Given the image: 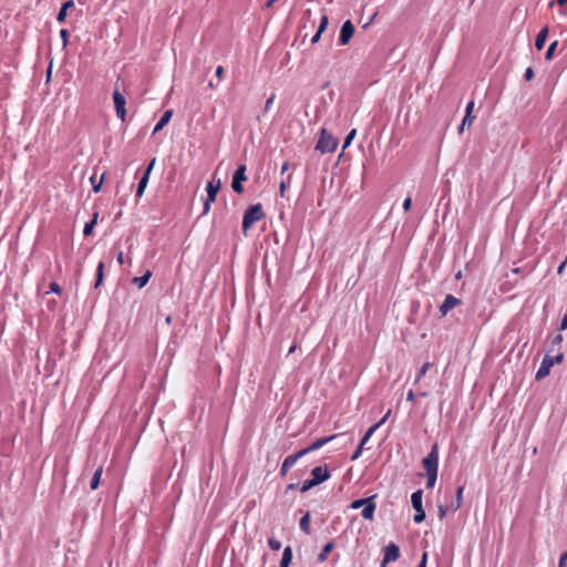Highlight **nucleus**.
Segmentation results:
<instances>
[{
    "instance_id": "nucleus-12",
    "label": "nucleus",
    "mask_w": 567,
    "mask_h": 567,
    "mask_svg": "<svg viewBox=\"0 0 567 567\" xmlns=\"http://www.w3.org/2000/svg\"><path fill=\"white\" fill-rule=\"evenodd\" d=\"M461 299L454 297L453 295H447L440 306L439 311L442 317H445L450 310L461 305Z\"/></svg>"
},
{
    "instance_id": "nucleus-25",
    "label": "nucleus",
    "mask_w": 567,
    "mask_h": 567,
    "mask_svg": "<svg viewBox=\"0 0 567 567\" xmlns=\"http://www.w3.org/2000/svg\"><path fill=\"white\" fill-rule=\"evenodd\" d=\"M299 525H300V529L305 533V534H310V513L307 512L300 519L299 522Z\"/></svg>"
},
{
    "instance_id": "nucleus-16",
    "label": "nucleus",
    "mask_w": 567,
    "mask_h": 567,
    "mask_svg": "<svg viewBox=\"0 0 567 567\" xmlns=\"http://www.w3.org/2000/svg\"><path fill=\"white\" fill-rule=\"evenodd\" d=\"M311 476L315 483L320 484L330 477V473L328 472L326 466H316L311 471Z\"/></svg>"
},
{
    "instance_id": "nucleus-5",
    "label": "nucleus",
    "mask_w": 567,
    "mask_h": 567,
    "mask_svg": "<svg viewBox=\"0 0 567 567\" xmlns=\"http://www.w3.org/2000/svg\"><path fill=\"white\" fill-rule=\"evenodd\" d=\"M422 465L426 472V474H437L439 467V446L434 444L432 446L431 452L425 456L422 461Z\"/></svg>"
},
{
    "instance_id": "nucleus-9",
    "label": "nucleus",
    "mask_w": 567,
    "mask_h": 567,
    "mask_svg": "<svg viewBox=\"0 0 567 567\" xmlns=\"http://www.w3.org/2000/svg\"><path fill=\"white\" fill-rule=\"evenodd\" d=\"M247 179L246 176V165H239L236 172L234 173L231 181V188L235 193L241 194L244 192L243 182Z\"/></svg>"
},
{
    "instance_id": "nucleus-19",
    "label": "nucleus",
    "mask_w": 567,
    "mask_h": 567,
    "mask_svg": "<svg viewBox=\"0 0 567 567\" xmlns=\"http://www.w3.org/2000/svg\"><path fill=\"white\" fill-rule=\"evenodd\" d=\"M172 115H173V111L172 110L165 111L164 114L162 115L161 120L158 121V123L155 125L153 134H155V133L159 132L161 130H163V127L165 125H167L168 122L171 121Z\"/></svg>"
},
{
    "instance_id": "nucleus-53",
    "label": "nucleus",
    "mask_w": 567,
    "mask_h": 567,
    "mask_svg": "<svg viewBox=\"0 0 567 567\" xmlns=\"http://www.w3.org/2000/svg\"><path fill=\"white\" fill-rule=\"evenodd\" d=\"M289 168V163L288 162H285L281 166V174L286 173Z\"/></svg>"
},
{
    "instance_id": "nucleus-42",
    "label": "nucleus",
    "mask_w": 567,
    "mask_h": 567,
    "mask_svg": "<svg viewBox=\"0 0 567 567\" xmlns=\"http://www.w3.org/2000/svg\"><path fill=\"white\" fill-rule=\"evenodd\" d=\"M449 509H451V506H439V516L441 519L446 516Z\"/></svg>"
},
{
    "instance_id": "nucleus-17",
    "label": "nucleus",
    "mask_w": 567,
    "mask_h": 567,
    "mask_svg": "<svg viewBox=\"0 0 567 567\" xmlns=\"http://www.w3.org/2000/svg\"><path fill=\"white\" fill-rule=\"evenodd\" d=\"M549 29L548 27H544L537 34L535 40V47L538 51L543 50L546 43V39L548 35Z\"/></svg>"
},
{
    "instance_id": "nucleus-6",
    "label": "nucleus",
    "mask_w": 567,
    "mask_h": 567,
    "mask_svg": "<svg viewBox=\"0 0 567 567\" xmlns=\"http://www.w3.org/2000/svg\"><path fill=\"white\" fill-rule=\"evenodd\" d=\"M221 187V182L220 179H215L213 178L212 181L208 182L207 184V198L204 203V212L203 214H207L210 209V204L214 203L216 200V196L219 192Z\"/></svg>"
},
{
    "instance_id": "nucleus-39",
    "label": "nucleus",
    "mask_w": 567,
    "mask_h": 567,
    "mask_svg": "<svg viewBox=\"0 0 567 567\" xmlns=\"http://www.w3.org/2000/svg\"><path fill=\"white\" fill-rule=\"evenodd\" d=\"M48 292H53V293H56V295H61L62 293V289H61V287H60V285L58 282L53 281V282L50 284Z\"/></svg>"
},
{
    "instance_id": "nucleus-52",
    "label": "nucleus",
    "mask_w": 567,
    "mask_h": 567,
    "mask_svg": "<svg viewBox=\"0 0 567 567\" xmlns=\"http://www.w3.org/2000/svg\"><path fill=\"white\" fill-rule=\"evenodd\" d=\"M406 399H408V401H414V399H415V394H414V392H413L412 390H410V391L408 392V394H406Z\"/></svg>"
},
{
    "instance_id": "nucleus-27",
    "label": "nucleus",
    "mask_w": 567,
    "mask_h": 567,
    "mask_svg": "<svg viewBox=\"0 0 567 567\" xmlns=\"http://www.w3.org/2000/svg\"><path fill=\"white\" fill-rule=\"evenodd\" d=\"M151 277L152 272L147 270L143 276L133 278V282L142 288L148 282Z\"/></svg>"
},
{
    "instance_id": "nucleus-54",
    "label": "nucleus",
    "mask_w": 567,
    "mask_h": 567,
    "mask_svg": "<svg viewBox=\"0 0 567 567\" xmlns=\"http://www.w3.org/2000/svg\"><path fill=\"white\" fill-rule=\"evenodd\" d=\"M117 261L120 265H122L124 262V256H123V252L120 251L118 255H117Z\"/></svg>"
},
{
    "instance_id": "nucleus-20",
    "label": "nucleus",
    "mask_w": 567,
    "mask_h": 567,
    "mask_svg": "<svg viewBox=\"0 0 567 567\" xmlns=\"http://www.w3.org/2000/svg\"><path fill=\"white\" fill-rule=\"evenodd\" d=\"M389 414H390V411L386 413V415H385V416H384V417H383L379 423L374 424L373 426H371V427L365 432V434L363 435V437L361 439V442H360V445H361V446H364V445L367 444V442L369 441V439L371 437V435L373 434V432H374V431H375L380 425H382V424L386 421V419H388Z\"/></svg>"
},
{
    "instance_id": "nucleus-55",
    "label": "nucleus",
    "mask_w": 567,
    "mask_h": 567,
    "mask_svg": "<svg viewBox=\"0 0 567 567\" xmlns=\"http://www.w3.org/2000/svg\"><path fill=\"white\" fill-rule=\"evenodd\" d=\"M566 262H567V260H565V261H564L563 264H560V266L558 267L557 272H558L559 275L564 271V268H565V266H566Z\"/></svg>"
},
{
    "instance_id": "nucleus-8",
    "label": "nucleus",
    "mask_w": 567,
    "mask_h": 567,
    "mask_svg": "<svg viewBox=\"0 0 567 567\" xmlns=\"http://www.w3.org/2000/svg\"><path fill=\"white\" fill-rule=\"evenodd\" d=\"M113 102H114V107H115L117 117L124 122L126 118V109H125L126 100H125L124 95L118 91L117 87H115V90L113 92Z\"/></svg>"
},
{
    "instance_id": "nucleus-4",
    "label": "nucleus",
    "mask_w": 567,
    "mask_h": 567,
    "mask_svg": "<svg viewBox=\"0 0 567 567\" xmlns=\"http://www.w3.org/2000/svg\"><path fill=\"white\" fill-rule=\"evenodd\" d=\"M338 146V140H336L331 134H329L324 128L321 131L319 141L317 143L316 148L321 153H332L336 151Z\"/></svg>"
},
{
    "instance_id": "nucleus-22",
    "label": "nucleus",
    "mask_w": 567,
    "mask_h": 567,
    "mask_svg": "<svg viewBox=\"0 0 567 567\" xmlns=\"http://www.w3.org/2000/svg\"><path fill=\"white\" fill-rule=\"evenodd\" d=\"M336 547L334 543L331 540V542H328L324 547L322 548L321 553L318 555V560L320 563H323L327 560L328 558V555L333 550V548Z\"/></svg>"
},
{
    "instance_id": "nucleus-51",
    "label": "nucleus",
    "mask_w": 567,
    "mask_h": 567,
    "mask_svg": "<svg viewBox=\"0 0 567 567\" xmlns=\"http://www.w3.org/2000/svg\"><path fill=\"white\" fill-rule=\"evenodd\" d=\"M473 109H474V102H473V101H471V102L467 104V106H466V113H465V114H471V113H472V111H473Z\"/></svg>"
},
{
    "instance_id": "nucleus-29",
    "label": "nucleus",
    "mask_w": 567,
    "mask_h": 567,
    "mask_svg": "<svg viewBox=\"0 0 567 567\" xmlns=\"http://www.w3.org/2000/svg\"><path fill=\"white\" fill-rule=\"evenodd\" d=\"M104 175L105 174H102V176L100 177L99 181H96V177L95 176H92L90 178L91 181V184H92V188H93V192L94 193H99L101 190V187H102V184H103V181H104Z\"/></svg>"
},
{
    "instance_id": "nucleus-26",
    "label": "nucleus",
    "mask_w": 567,
    "mask_h": 567,
    "mask_svg": "<svg viewBox=\"0 0 567 567\" xmlns=\"http://www.w3.org/2000/svg\"><path fill=\"white\" fill-rule=\"evenodd\" d=\"M463 492H464V486H460L456 491V499H455V503H453L451 505V509L452 511H457L461 506H462V502H463Z\"/></svg>"
},
{
    "instance_id": "nucleus-37",
    "label": "nucleus",
    "mask_w": 567,
    "mask_h": 567,
    "mask_svg": "<svg viewBox=\"0 0 567 567\" xmlns=\"http://www.w3.org/2000/svg\"><path fill=\"white\" fill-rule=\"evenodd\" d=\"M437 478V474H426V487L433 488Z\"/></svg>"
},
{
    "instance_id": "nucleus-3",
    "label": "nucleus",
    "mask_w": 567,
    "mask_h": 567,
    "mask_svg": "<svg viewBox=\"0 0 567 567\" xmlns=\"http://www.w3.org/2000/svg\"><path fill=\"white\" fill-rule=\"evenodd\" d=\"M564 360V354L558 352L555 357L546 354L540 363L539 369L536 372V380H542L550 373V369L555 363H560Z\"/></svg>"
},
{
    "instance_id": "nucleus-56",
    "label": "nucleus",
    "mask_w": 567,
    "mask_h": 567,
    "mask_svg": "<svg viewBox=\"0 0 567 567\" xmlns=\"http://www.w3.org/2000/svg\"><path fill=\"white\" fill-rule=\"evenodd\" d=\"M285 190H286V183L281 182L280 183V194L284 195Z\"/></svg>"
},
{
    "instance_id": "nucleus-31",
    "label": "nucleus",
    "mask_w": 567,
    "mask_h": 567,
    "mask_svg": "<svg viewBox=\"0 0 567 567\" xmlns=\"http://www.w3.org/2000/svg\"><path fill=\"white\" fill-rule=\"evenodd\" d=\"M554 4L560 7V14L567 16V0H554L549 3V7L551 8Z\"/></svg>"
},
{
    "instance_id": "nucleus-10",
    "label": "nucleus",
    "mask_w": 567,
    "mask_h": 567,
    "mask_svg": "<svg viewBox=\"0 0 567 567\" xmlns=\"http://www.w3.org/2000/svg\"><path fill=\"white\" fill-rule=\"evenodd\" d=\"M400 557V548L396 544L390 543L384 548V555L381 563V567H386V565L391 561L398 560Z\"/></svg>"
},
{
    "instance_id": "nucleus-50",
    "label": "nucleus",
    "mask_w": 567,
    "mask_h": 567,
    "mask_svg": "<svg viewBox=\"0 0 567 567\" xmlns=\"http://www.w3.org/2000/svg\"><path fill=\"white\" fill-rule=\"evenodd\" d=\"M567 329V315H565L560 321L559 330H566Z\"/></svg>"
},
{
    "instance_id": "nucleus-46",
    "label": "nucleus",
    "mask_w": 567,
    "mask_h": 567,
    "mask_svg": "<svg viewBox=\"0 0 567 567\" xmlns=\"http://www.w3.org/2000/svg\"><path fill=\"white\" fill-rule=\"evenodd\" d=\"M216 78L221 81L224 78V68L221 65L217 66L215 72Z\"/></svg>"
},
{
    "instance_id": "nucleus-44",
    "label": "nucleus",
    "mask_w": 567,
    "mask_h": 567,
    "mask_svg": "<svg viewBox=\"0 0 567 567\" xmlns=\"http://www.w3.org/2000/svg\"><path fill=\"white\" fill-rule=\"evenodd\" d=\"M535 76V73L532 68H527L524 74L526 81H532Z\"/></svg>"
},
{
    "instance_id": "nucleus-45",
    "label": "nucleus",
    "mask_w": 567,
    "mask_h": 567,
    "mask_svg": "<svg viewBox=\"0 0 567 567\" xmlns=\"http://www.w3.org/2000/svg\"><path fill=\"white\" fill-rule=\"evenodd\" d=\"M362 451H363V446H361V445L359 444V446L357 447V450H355V451H354V453L352 454L351 460H352V461H355L357 458H359V457L361 456V454H362Z\"/></svg>"
},
{
    "instance_id": "nucleus-43",
    "label": "nucleus",
    "mask_w": 567,
    "mask_h": 567,
    "mask_svg": "<svg viewBox=\"0 0 567 567\" xmlns=\"http://www.w3.org/2000/svg\"><path fill=\"white\" fill-rule=\"evenodd\" d=\"M558 567H567V550L560 555Z\"/></svg>"
},
{
    "instance_id": "nucleus-1",
    "label": "nucleus",
    "mask_w": 567,
    "mask_h": 567,
    "mask_svg": "<svg viewBox=\"0 0 567 567\" xmlns=\"http://www.w3.org/2000/svg\"><path fill=\"white\" fill-rule=\"evenodd\" d=\"M264 207L260 203L249 206L245 213L243 218V233L247 235V231L252 227V225L265 218Z\"/></svg>"
},
{
    "instance_id": "nucleus-18",
    "label": "nucleus",
    "mask_w": 567,
    "mask_h": 567,
    "mask_svg": "<svg viewBox=\"0 0 567 567\" xmlns=\"http://www.w3.org/2000/svg\"><path fill=\"white\" fill-rule=\"evenodd\" d=\"M328 23H329L328 17L326 14H323L321 17L319 28H318L316 34L311 39L312 44L317 43L320 40V37H321L322 32L327 29Z\"/></svg>"
},
{
    "instance_id": "nucleus-59",
    "label": "nucleus",
    "mask_w": 567,
    "mask_h": 567,
    "mask_svg": "<svg viewBox=\"0 0 567 567\" xmlns=\"http://www.w3.org/2000/svg\"><path fill=\"white\" fill-rule=\"evenodd\" d=\"M455 277H456V279H460L462 277V272L458 271Z\"/></svg>"
},
{
    "instance_id": "nucleus-2",
    "label": "nucleus",
    "mask_w": 567,
    "mask_h": 567,
    "mask_svg": "<svg viewBox=\"0 0 567 567\" xmlns=\"http://www.w3.org/2000/svg\"><path fill=\"white\" fill-rule=\"evenodd\" d=\"M375 498H377V495H372L367 498L354 499L350 504V508L358 509V508L362 507V513H361L362 517L364 519L372 520L374 518V512L377 508Z\"/></svg>"
},
{
    "instance_id": "nucleus-48",
    "label": "nucleus",
    "mask_w": 567,
    "mask_h": 567,
    "mask_svg": "<svg viewBox=\"0 0 567 567\" xmlns=\"http://www.w3.org/2000/svg\"><path fill=\"white\" fill-rule=\"evenodd\" d=\"M426 563H427V553L425 551V553H423L422 559L417 567H426Z\"/></svg>"
},
{
    "instance_id": "nucleus-32",
    "label": "nucleus",
    "mask_w": 567,
    "mask_h": 567,
    "mask_svg": "<svg viewBox=\"0 0 567 567\" xmlns=\"http://www.w3.org/2000/svg\"><path fill=\"white\" fill-rule=\"evenodd\" d=\"M104 262L97 265L95 287H99L103 281Z\"/></svg>"
},
{
    "instance_id": "nucleus-49",
    "label": "nucleus",
    "mask_w": 567,
    "mask_h": 567,
    "mask_svg": "<svg viewBox=\"0 0 567 567\" xmlns=\"http://www.w3.org/2000/svg\"><path fill=\"white\" fill-rule=\"evenodd\" d=\"M274 100H275V95H271L270 97L267 99L266 104H265V110L266 111H268L270 109V106L274 103Z\"/></svg>"
},
{
    "instance_id": "nucleus-28",
    "label": "nucleus",
    "mask_w": 567,
    "mask_h": 567,
    "mask_svg": "<svg viewBox=\"0 0 567 567\" xmlns=\"http://www.w3.org/2000/svg\"><path fill=\"white\" fill-rule=\"evenodd\" d=\"M99 214L95 213L93 215V219L90 223H86L83 229L84 236H89L92 234L94 226L96 225Z\"/></svg>"
},
{
    "instance_id": "nucleus-15",
    "label": "nucleus",
    "mask_w": 567,
    "mask_h": 567,
    "mask_svg": "<svg viewBox=\"0 0 567 567\" xmlns=\"http://www.w3.org/2000/svg\"><path fill=\"white\" fill-rule=\"evenodd\" d=\"M154 164H155V158H153L148 166L146 167V171L143 175V177L140 179L138 182V185H137V189H136V197H141L147 186V183H148V178H150V174L154 167Z\"/></svg>"
},
{
    "instance_id": "nucleus-14",
    "label": "nucleus",
    "mask_w": 567,
    "mask_h": 567,
    "mask_svg": "<svg viewBox=\"0 0 567 567\" xmlns=\"http://www.w3.org/2000/svg\"><path fill=\"white\" fill-rule=\"evenodd\" d=\"M302 456H303V455L301 454V452H300V451H298V452H297V453H295V454H291V455L287 456V457L284 460L282 464H281L280 475H281L282 477H285V476L288 474L289 470H290V468H291V467L297 463V461H298L299 458H301Z\"/></svg>"
},
{
    "instance_id": "nucleus-36",
    "label": "nucleus",
    "mask_w": 567,
    "mask_h": 567,
    "mask_svg": "<svg viewBox=\"0 0 567 567\" xmlns=\"http://www.w3.org/2000/svg\"><path fill=\"white\" fill-rule=\"evenodd\" d=\"M318 485L317 483H315L313 478H310V480H306L302 485H301V488L300 491L302 493L309 491L310 488H312L313 486Z\"/></svg>"
},
{
    "instance_id": "nucleus-21",
    "label": "nucleus",
    "mask_w": 567,
    "mask_h": 567,
    "mask_svg": "<svg viewBox=\"0 0 567 567\" xmlns=\"http://www.w3.org/2000/svg\"><path fill=\"white\" fill-rule=\"evenodd\" d=\"M74 7V2L72 0H69V1H65L59 13H58V17H56V20L60 22V23H63L65 21V18H66V14H68V10L73 8Z\"/></svg>"
},
{
    "instance_id": "nucleus-7",
    "label": "nucleus",
    "mask_w": 567,
    "mask_h": 567,
    "mask_svg": "<svg viewBox=\"0 0 567 567\" xmlns=\"http://www.w3.org/2000/svg\"><path fill=\"white\" fill-rule=\"evenodd\" d=\"M422 496L423 492L421 489L414 492L411 496L412 506L416 511V514L413 517L416 524L422 523L425 518V512L422 507Z\"/></svg>"
},
{
    "instance_id": "nucleus-24",
    "label": "nucleus",
    "mask_w": 567,
    "mask_h": 567,
    "mask_svg": "<svg viewBox=\"0 0 567 567\" xmlns=\"http://www.w3.org/2000/svg\"><path fill=\"white\" fill-rule=\"evenodd\" d=\"M292 559V549L290 546H287L282 553V557L280 560V567H289Z\"/></svg>"
},
{
    "instance_id": "nucleus-11",
    "label": "nucleus",
    "mask_w": 567,
    "mask_h": 567,
    "mask_svg": "<svg viewBox=\"0 0 567 567\" xmlns=\"http://www.w3.org/2000/svg\"><path fill=\"white\" fill-rule=\"evenodd\" d=\"M354 25L350 20L344 21L340 30L339 43L341 45L348 44L354 34Z\"/></svg>"
},
{
    "instance_id": "nucleus-61",
    "label": "nucleus",
    "mask_w": 567,
    "mask_h": 567,
    "mask_svg": "<svg viewBox=\"0 0 567 567\" xmlns=\"http://www.w3.org/2000/svg\"><path fill=\"white\" fill-rule=\"evenodd\" d=\"M288 487H289L290 489H293L295 485H293V484H290Z\"/></svg>"
},
{
    "instance_id": "nucleus-33",
    "label": "nucleus",
    "mask_w": 567,
    "mask_h": 567,
    "mask_svg": "<svg viewBox=\"0 0 567 567\" xmlns=\"http://www.w3.org/2000/svg\"><path fill=\"white\" fill-rule=\"evenodd\" d=\"M563 342V336L557 334L550 340L549 352H554L556 347H559Z\"/></svg>"
},
{
    "instance_id": "nucleus-30",
    "label": "nucleus",
    "mask_w": 567,
    "mask_h": 567,
    "mask_svg": "<svg viewBox=\"0 0 567 567\" xmlns=\"http://www.w3.org/2000/svg\"><path fill=\"white\" fill-rule=\"evenodd\" d=\"M558 45V41H554L549 44L547 51H546V54H545V59L546 61H551L554 59V54H555V50Z\"/></svg>"
},
{
    "instance_id": "nucleus-60",
    "label": "nucleus",
    "mask_w": 567,
    "mask_h": 567,
    "mask_svg": "<svg viewBox=\"0 0 567 567\" xmlns=\"http://www.w3.org/2000/svg\"><path fill=\"white\" fill-rule=\"evenodd\" d=\"M420 395L421 396H427V392H425V391L424 392H420Z\"/></svg>"
},
{
    "instance_id": "nucleus-47",
    "label": "nucleus",
    "mask_w": 567,
    "mask_h": 567,
    "mask_svg": "<svg viewBox=\"0 0 567 567\" xmlns=\"http://www.w3.org/2000/svg\"><path fill=\"white\" fill-rule=\"evenodd\" d=\"M411 205H412V199H411V197H406V198L404 199V202H403V209H404L405 212L410 210Z\"/></svg>"
},
{
    "instance_id": "nucleus-23",
    "label": "nucleus",
    "mask_w": 567,
    "mask_h": 567,
    "mask_svg": "<svg viewBox=\"0 0 567 567\" xmlns=\"http://www.w3.org/2000/svg\"><path fill=\"white\" fill-rule=\"evenodd\" d=\"M102 473H103V466H102V465H100V466L95 470V472H94V474H93V477H92V480H91V483H90V487H91V489H93V491H94V489H96V488L99 487V485H100V481H101V476H102Z\"/></svg>"
},
{
    "instance_id": "nucleus-41",
    "label": "nucleus",
    "mask_w": 567,
    "mask_h": 567,
    "mask_svg": "<svg viewBox=\"0 0 567 567\" xmlns=\"http://www.w3.org/2000/svg\"><path fill=\"white\" fill-rule=\"evenodd\" d=\"M69 31L66 29H61L60 30V37L62 39V44H63V48H65L69 43Z\"/></svg>"
},
{
    "instance_id": "nucleus-13",
    "label": "nucleus",
    "mask_w": 567,
    "mask_h": 567,
    "mask_svg": "<svg viewBox=\"0 0 567 567\" xmlns=\"http://www.w3.org/2000/svg\"><path fill=\"white\" fill-rule=\"evenodd\" d=\"M337 435H330V436H324V437H319L317 440H315L309 446L300 450L301 454L305 456L313 451H317L319 449H321L323 445H326L327 443L331 442Z\"/></svg>"
},
{
    "instance_id": "nucleus-34",
    "label": "nucleus",
    "mask_w": 567,
    "mask_h": 567,
    "mask_svg": "<svg viewBox=\"0 0 567 567\" xmlns=\"http://www.w3.org/2000/svg\"><path fill=\"white\" fill-rule=\"evenodd\" d=\"M473 121H474V116H472V114H465V116H464V118L462 121V124H461V126L458 128V132L462 133L464 127H465V125L471 126Z\"/></svg>"
},
{
    "instance_id": "nucleus-57",
    "label": "nucleus",
    "mask_w": 567,
    "mask_h": 567,
    "mask_svg": "<svg viewBox=\"0 0 567 567\" xmlns=\"http://www.w3.org/2000/svg\"><path fill=\"white\" fill-rule=\"evenodd\" d=\"M297 349V344H292L290 348H289V353H293Z\"/></svg>"
},
{
    "instance_id": "nucleus-40",
    "label": "nucleus",
    "mask_w": 567,
    "mask_h": 567,
    "mask_svg": "<svg viewBox=\"0 0 567 567\" xmlns=\"http://www.w3.org/2000/svg\"><path fill=\"white\" fill-rule=\"evenodd\" d=\"M268 545L272 550H279L281 548V543L276 538H269Z\"/></svg>"
},
{
    "instance_id": "nucleus-35",
    "label": "nucleus",
    "mask_w": 567,
    "mask_h": 567,
    "mask_svg": "<svg viewBox=\"0 0 567 567\" xmlns=\"http://www.w3.org/2000/svg\"><path fill=\"white\" fill-rule=\"evenodd\" d=\"M431 365H432V364H431L430 362H425V363L421 367V369H420V371H419V373H417V377H416L415 383H419V382H420V380L425 375L426 371L431 368Z\"/></svg>"
},
{
    "instance_id": "nucleus-58",
    "label": "nucleus",
    "mask_w": 567,
    "mask_h": 567,
    "mask_svg": "<svg viewBox=\"0 0 567 567\" xmlns=\"http://www.w3.org/2000/svg\"><path fill=\"white\" fill-rule=\"evenodd\" d=\"M275 1H276V0H269V1L267 2V7L272 6V3H274Z\"/></svg>"
},
{
    "instance_id": "nucleus-38",
    "label": "nucleus",
    "mask_w": 567,
    "mask_h": 567,
    "mask_svg": "<svg viewBox=\"0 0 567 567\" xmlns=\"http://www.w3.org/2000/svg\"><path fill=\"white\" fill-rule=\"evenodd\" d=\"M355 134H357V131H355V130H351V131L349 132V134H348V135L346 136V138H344V142H343V148H347V147L351 144V142H352V140L354 138Z\"/></svg>"
}]
</instances>
